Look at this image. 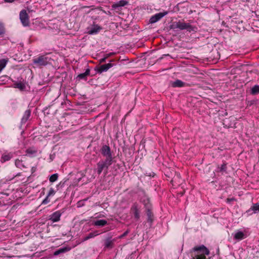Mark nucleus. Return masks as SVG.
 <instances>
[{
    "label": "nucleus",
    "instance_id": "nucleus-28",
    "mask_svg": "<svg viewBox=\"0 0 259 259\" xmlns=\"http://www.w3.org/2000/svg\"><path fill=\"white\" fill-rule=\"evenodd\" d=\"M26 152L27 154L30 156H32L36 153L37 150L33 148H29L26 150Z\"/></svg>",
    "mask_w": 259,
    "mask_h": 259
},
{
    "label": "nucleus",
    "instance_id": "nucleus-17",
    "mask_svg": "<svg viewBox=\"0 0 259 259\" xmlns=\"http://www.w3.org/2000/svg\"><path fill=\"white\" fill-rule=\"evenodd\" d=\"M101 154L104 156H112L111 150L109 146L104 145L102 146L101 149Z\"/></svg>",
    "mask_w": 259,
    "mask_h": 259
},
{
    "label": "nucleus",
    "instance_id": "nucleus-29",
    "mask_svg": "<svg viewBox=\"0 0 259 259\" xmlns=\"http://www.w3.org/2000/svg\"><path fill=\"white\" fill-rule=\"evenodd\" d=\"M15 165L17 167L22 169L25 168V166L22 163V161L19 159H16L15 162Z\"/></svg>",
    "mask_w": 259,
    "mask_h": 259
},
{
    "label": "nucleus",
    "instance_id": "nucleus-24",
    "mask_svg": "<svg viewBox=\"0 0 259 259\" xmlns=\"http://www.w3.org/2000/svg\"><path fill=\"white\" fill-rule=\"evenodd\" d=\"M227 163L226 162H224L221 166H218V171L221 172L227 173Z\"/></svg>",
    "mask_w": 259,
    "mask_h": 259
},
{
    "label": "nucleus",
    "instance_id": "nucleus-26",
    "mask_svg": "<svg viewBox=\"0 0 259 259\" xmlns=\"http://www.w3.org/2000/svg\"><path fill=\"white\" fill-rule=\"evenodd\" d=\"M250 93L252 95H256L259 94V85H255L250 90Z\"/></svg>",
    "mask_w": 259,
    "mask_h": 259
},
{
    "label": "nucleus",
    "instance_id": "nucleus-21",
    "mask_svg": "<svg viewBox=\"0 0 259 259\" xmlns=\"http://www.w3.org/2000/svg\"><path fill=\"white\" fill-rule=\"evenodd\" d=\"M185 82L181 80L177 79L176 80L171 82V85L173 88H181L185 85Z\"/></svg>",
    "mask_w": 259,
    "mask_h": 259
},
{
    "label": "nucleus",
    "instance_id": "nucleus-6",
    "mask_svg": "<svg viewBox=\"0 0 259 259\" xmlns=\"http://www.w3.org/2000/svg\"><path fill=\"white\" fill-rule=\"evenodd\" d=\"M168 11H163L162 12L158 13L152 16L149 19V23L153 24L157 22L164 16L168 14Z\"/></svg>",
    "mask_w": 259,
    "mask_h": 259
},
{
    "label": "nucleus",
    "instance_id": "nucleus-3",
    "mask_svg": "<svg viewBox=\"0 0 259 259\" xmlns=\"http://www.w3.org/2000/svg\"><path fill=\"white\" fill-rule=\"evenodd\" d=\"M50 60V58L47 57L46 55H44L33 59L32 62L33 64L35 65L36 67H40L47 65Z\"/></svg>",
    "mask_w": 259,
    "mask_h": 259
},
{
    "label": "nucleus",
    "instance_id": "nucleus-25",
    "mask_svg": "<svg viewBox=\"0 0 259 259\" xmlns=\"http://www.w3.org/2000/svg\"><path fill=\"white\" fill-rule=\"evenodd\" d=\"M99 234L98 233V231H95L94 232H91L90 233H89L87 236H85L83 239V241H87L91 238H92L97 235H98Z\"/></svg>",
    "mask_w": 259,
    "mask_h": 259
},
{
    "label": "nucleus",
    "instance_id": "nucleus-30",
    "mask_svg": "<svg viewBox=\"0 0 259 259\" xmlns=\"http://www.w3.org/2000/svg\"><path fill=\"white\" fill-rule=\"evenodd\" d=\"M15 87L21 90H24L26 87L25 83L21 82H17L15 84Z\"/></svg>",
    "mask_w": 259,
    "mask_h": 259
},
{
    "label": "nucleus",
    "instance_id": "nucleus-13",
    "mask_svg": "<svg viewBox=\"0 0 259 259\" xmlns=\"http://www.w3.org/2000/svg\"><path fill=\"white\" fill-rule=\"evenodd\" d=\"M114 239H112V237H108L104 240V248L105 249H110L113 247Z\"/></svg>",
    "mask_w": 259,
    "mask_h": 259
},
{
    "label": "nucleus",
    "instance_id": "nucleus-23",
    "mask_svg": "<svg viewBox=\"0 0 259 259\" xmlns=\"http://www.w3.org/2000/svg\"><path fill=\"white\" fill-rule=\"evenodd\" d=\"M106 158L104 160H101L100 161L102 162L107 168H109V166L111 165L112 163V156H106Z\"/></svg>",
    "mask_w": 259,
    "mask_h": 259
},
{
    "label": "nucleus",
    "instance_id": "nucleus-22",
    "mask_svg": "<svg viewBox=\"0 0 259 259\" xmlns=\"http://www.w3.org/2000/svg\"><path fill=\"white\" fill-rule=\"evenodd\" d=\"M90 69L88 68V69H86L85 72L78 74L77 76V79H78V80H81V79L86 80L87 76L90 74Z\"/></svg>",
    "mask_w": 259,
    "mask_h": 259
},
{
    "label": "nucleus",
    "instance_id": "nucleus-39",
    "mask_svg": "<svg viewBox=\"0 0 259 259\" xmlns=\"http://www.w3.org/2000/svg\"><path fill=\"white\" fill-rule=\"evenodd\" d=\"M60 253H61V250H60V249L59 248V249H58L57 250L55 251L54 255H59Z\"/></svg>",
    "mask_w": 259,
    "mask_h": 259
},
{
    "label": "nucleus",
    "instance_id": "nucleus-18",
    "mask_svg": "<svg viewBox=\"0 0 259 259\" xmlns=\"http://www.w3.org/2000/svg\"><path fill=\"white\" fill-rule=\"evenodd\" d=\"M245 238V234L240 230H237L234 234V238L236 240H241Z\"/></svg>",
    "mask_w": 259,
    "mask_h": 259
},
{
    "label": "nucleus",
    "instance_id": "nucleus-32",
    "mask_svg": "<svg viewBox=\"0 0 259 259\" xmlns=\"http://www.w3.org/2000/svg\"><path fill=\"white\" fill-rule=\"evenodd\" d=\"M5 32L4 26L0 23V37H2Z\"/></svg>",
    "mask_w": 259,
    "mask_h": 259
},
{
    "label": "nucleus",
    "instance_id": "nucleus-35",
    "mask_svg": "<svg viewBox=\"0 0 259 259\" xmlns=\"http://www.w3.org/2000/svg\"><path fill=\"white\" fill-rule=\"evenodd\" d=\"M50 201V200L49 199V197L47 196L46 198L42 201V204H46L48 203Z\"/></svg>",
    "mask_w": 259,
    "mask_h": 259
},
{
    "label": "nucleus",
    "instance_id": "nucleus-20",
    "mask_svg": "<svg viewBox=\"0 0 259 259\" xmlns=\"http://www.w3.org/2000/svg\"><path fill=\"white\" fill-rule=\"evenodd\" d=\"M127 4V2L124 0H121L117 2L112 5V8L114 9H118L119 8L123 7Z\"/></svg>",
    "mask_w": 259,
    "mask_h": 259
},
{
    "label": "nucleus",
    "instance_id": "nucleus-41",
    "mask_svg": "<svg viewBox=\"0 0 259 259\" xmlns=\"http://www.w3.org/2000/svg\"><path fill=\"white\" fill-rule=\"evenodd\" d=\"M19 176H20V173H19V174H18L17 175H16L15 176V177Z\"/></svg>",
    "mask_w": 259,
    "mask_h": 259
},
{
    "label": "nucleus",
    "instance_id": "nucleus-10",
    "mask_svg": "<svg viewBox=\"0 0 259 259\" xmlns=\"http://www.w3.org/2000/svg\"><path fill=\"white\" fill-rule=\"evenodd\" d=\"M15 154V152H6L2 154V157L1 158V162L2 163H4L10 160V159L14 157Z\"/></svg>",
    "mask_w": 259,
    "mask_h": 259
},
{
    "label": "nucleus",
    "instance_id": "nucleus-14",
    "mask_svg": "<svg viewBox=\"0 0 259 259\" xmlns=\"http://www.w3.org/2000/svg\"><path fill=\"white\" fill-rule=\"evenodd\" d=\"M259 212V203H256L252 204L251 207L246 211V212L249 215H251L253 213H256Z\"/></svg>",
    "mask_w": 259,
    "mask_h": 259
},
{
    "label": "nucleus",
    "instance_id": "nucleus-34",
    "mask_svg": "<svg viewBox=\"0 0 259 259\" xmlns=\"http://www.w3.org/2000/svg\"><path fill=\"white\" fill-rule=\"evenodd\" d=\"M60 249L61 251V253H64L69 251L70 250V248L69 247H63L60 248Z\"/></svg>",
    "mask_w": 259,
    "mask_h": 259
},
{
    "label": "nucleus",
    "instance_id": "nucleus-31",
    "mask_svg": "<svg viewBox=\"0 0 259 259\" xmlns=\"http://www.w3.org/2000/svg\"><path fill=\"white\" fill-rule=\"evenodd\" d=\"M58 178V174H54L50 176L49 181L50 182L53 183L57 180Z\"/></svg>",
    "mask_w": 259,
    "mask_h": 259
},
{
    "label": "nucleus",
    "instance_id": "nucleus-16",
    "mask_svg": "<svg viewBox=\"0 0 259 259\" xmlns=\"http://www.w3.org/2000/svg\"><path fill=\"white\" fill-rule=\"evenodd\" d=\"M102 27L98 25L94 24L93 26L89 29L88 33L89 34H97L101 30Z\"/></svg>",
    "mask_w": 259,
    "mask_h": 259
},
{
    "label": "nucleus",
    "instance_id": "nucleus-19",
    "mask_svg": "<svg viewBox=\"0 0 259 259\" xmlns=\"http://www.w3.org/2000/svg\"><path fill=\"white\" fill-rule=\"evenodd\" d=\"M31 115V110L30 109L26 110L21 118V123L22 124H25L27 121L29 119Z\"/></svg>",
    "mask_w": 259,
    "mask_h": 259
},
{
    "label": "nucleus",
    "instance_id": "nucleus-2",
    "mask_svg": "<svg viewBox=\"0 0 259 259\" xmlns=\"http://www.w3.org/2000/svg\"><path fill=\"white\" fill-rule=\"evenodd\" d=\"M192 250L194 251H199L202 253V254L196 255L192 259H206L205 255H208L209 254V250L204 245L195 246L193 248Z\"/></svg>",
    "mask_w": 259,
    "mask_h": 259
},
{
    "label": "nucleus",
    "instance_id": "nucleus-8",
    "mask_svg": "<svg viewBox=\"0 0 259 259\" xmlns=\"http://www.w3.org/2000/svg\"><path fill=\"white\" fill-rule=\"evenodd\" d=\"M152 208L145 209L146 214L147 217V221L150 227L152 226L154 220V215L152 211Z\"/></svg>",
    "mask_w": 259,
    "mask_h": 259
},
{
    "label": "nucleus",
    "instance_id": "nucleus-37",
    "mask_svg": "<svg viewBox=\"0 0 259 259\" xmlns=\"http://www.w3.org/2000/svg\"><path fill=\"white\" fill-rule=\"evenodd\" d=\"M129 232H130V231H129L128 230H126V231L125 232H124L122 235H121L119 237V238H123L124 237H125V236H126V235L128 234Z\"/></svg>",
    "mask_w": 259,
    "mask_h": 259
},
{
    "label": "nucleus",
    "instance_id": "nucleus-38",
    "mask_svg": "<svg viewBox=\"0 0 259 259\" xmlns=\"http://www.w3.org/2000/svg\"><path fill=\"white\" fill-rule=\"evenodd\" d=\"M236 200L235 198L234 197L232 198H228L226 199V202L228 203H230L232 201Z\"/></svg>",
    "mask_w": 259,
    "mask_h": 259
},
{
    "label": "nucleus",
    "instance_id": "nucleus-27",
    "mask_svg": "<svg viewBox=\"0 0 259 259\" xmlns=\"http://www.w3.org/2000/svg\"><path fill=\"white\" fill-rule=\"evenodd\" d=\"M8 61V59H2L0 60V72L6 67Z\"/></svg>",
    "mask_w": 259,
    "mask_h": 259
},
{
    "label": "nucleus",
    "instance_id": "nucleus-15",
    "mask_svg": "<svg viewBox=\"0 0 259 259\" xmlns=\"http://www.w3.org/2000/svg\"><path fill=\"white\" fill-rule=\"evenodd\" d=\"M108 224L107 221L105 220H96L93 222V225L98 228L104 227Z\"/></svg>",
    "mask_w": 259,
    "mask_h": 259
},
{
    "label": "nucleus",
    "instance_id": "nucleus-1",
    "mask_svg": "<svg viewBox=\"0 0 259 259\" xmlns=\"http://www.w3.org/2000/svg\"><path fill=\"white\" fill-rule=\"evenodd\" d=\"M170 29L172 30H183L186 29L189 32H196L197 28L196 26H193L190 23H185L184 20H179L174 22L170 26Z\"/></svg>",
    "mask_w": 259,
    "mask_h": 259
},
{
    "label": "nucleus",
    "instance_id": "nucleus-4",
    "mask_svg": "<svg viewBox=\"0 0 259 259\" xmlns=\"http://www.w3.org/2000/svg\"><path fill=\"white\" fill-rule=\"evenodd\" d=\"M112 62H113V60H110V63L107 64H103L101 65L100 66H96L95 68V70L96 71V73L99 74H101L103 72L107 71L110 68L114 66V63H112Z\"/></svg>",
    "mask_w": 259,
    "mask_h": 259
},
{
    "label": "nucleus",
    "instance_id": "nucleus-11",
    "mask_svg": "<svg viewBox=\"0 0 259 259\" xmlns=\"http://www.w3.org/2000/svg\"><path fill=\"white\" fill-rule=\"evenodd\" d=\"M62 213L60 210L56 211L50 215L49 220L53 223L58 222L60 220Z\"/></svg>",
    "mask_w": 259,
    "mask_h": 259
},
{
    "label": "nucleus",
    "instance_id": "nucleus-33",
    "mask_svg": "<svg viewBox=\"0 0 259 259\" xmlns=\"http://www.w3.org/2000/svg\"><path fill=\"white\" fill-rule=\"evenodd\" d=\"M55 194V190H54V189L53 188H51L50 190H49V193H48V197H50L51 196H53Z\"/></svg>",
    "mask_w": 259,
    "mask_h": 259
},
{
    "label": "nucleus",
    "instance_id": "nucleus-12",
    "mask_svg": "<svg viewBox=\"0 0 259 259\" xmlns=\"http://www.w3.org/2000/svg\"><path fill=\"white\" fill-rule=\"evenodd\" d=\"M140 200L144 205L145 209L152 208V204L150 202V199L147 195H144L143 197H141Z\"/></svg>",
    "mask_w": 259,
    "mask_h": 259
},
{
    "label": "nucleus",
    "instance_id": "nucleus-36",
    "mask_svg": "<svg viewBox=\"0 0 259 259\" xmlns=\"http://www.w3.org/2000/svg\"><path fill=\"white\" fill-rule=\"evenodd\" d=\"M109 56V55L107 54V55H106V56H105V57H104V58H102V59H101L100 60V62L101 63L105 62L106 61V59H107V58H108Z\"/></svg>",
    "mask_w": 259,
    "mask_h": 259
},
{
    "label": "nucleus",
    "instance_id": "nucleus-7",
    "mask_svg": "<svg viewBox=\"0 0 259 259\" xmlns=\"http://www.w3.org/2000/svg\"><path fill=\"white\" fill-rule=\"evenodd\" d=\"M131 210L134 214L135 219L138 220L140 218V207L137 202L133 203L131 208Z\"/></svg>",
    "mask_w": 259,
    "mask_h": 259
},
{
    "label": "nucleus",
    "instance_id": "nucleus-9",
    "mask_svg": "<svg viewBox=\"0 0 259 259\" xmlns=\"http://www.w3.org/2000/svg\"><path fill=\"white\" fill-rule=\"evenodd\" d=\"M108 169L107 167L102 162L100 161L97 163L96 170L98 175H100L103 171H104L105 175H106L108 172Z\"/></svg>",
    "mask_w": 259,
    "mask_h": 259
},
{
    "label": "nucleus",
    "instance_id": "nucleus-5",
    "mask_svg": "<svg viewBox=\"0 0 259 259\" xmlns=\"http://www.w3.org/2000/svg\"><path fill=\"white\" fill-rule=\"evenodd\" d=\"M19 17L23 26L26 27L29 25L30 23L28 15L25 10H22L20 11Z\"/></svg>",
    "mask_w": 259,
    "mask_h": 259
},
{
    "label": "nucleus",
    "instance_id": "nucleus-40",
    "mask_svg": "<svg viewBox=\"0 0 259 259\" xmlns=\"http://www.w3.org/2000/svg\"><path fill=\"white\" fill-rule=\"evenodd\" d=\"M16 0H4L5 3H12L15 2Z\"/></svg>",
    "mask_w": 259,
    "mask_h": 259
}]
</instances>
